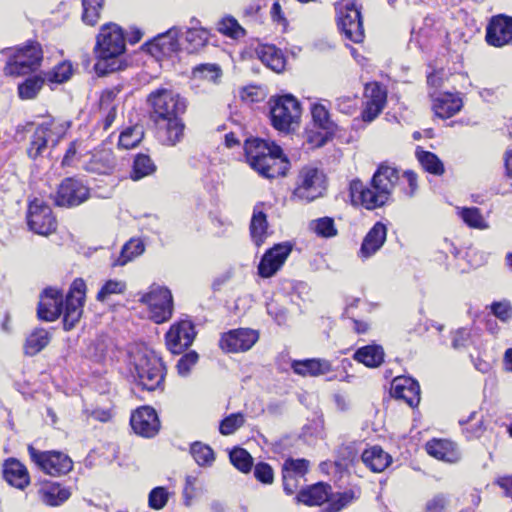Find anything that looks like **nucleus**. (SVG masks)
<instances>
[{"label":"nucleus","mask_w":512,"mask_h":512,"mask_svg":"<svg viewBox=\"0 0 512 512\" xmlns=\"http://www.w3.org/2000/svg\"><path fill=\"white\" fill-rule=\"evenodd\" d=\"M151 119L158 127V135L164 145L174 146L184 136L185 125L180 118L186 103L178 94L167 88H158L147 97Z\"/></svg>","instance_id":"f257e3e1"},{"label":"nucleus","mask_w":512,"mask_h":512,"mask_svg":"<svg viewBox=\"0 0 512 512\" xmlns=\"http://www.w3.org/2000/svg\"><path fill=\"white\" fill-rule=\"evenodd\" d=\"M85 298L86 284L81 278L72 282L65 300L59 290L46 288L40 296L38 317L44 321H54L63 314V327L69 331L82 317Z\"/></svg>","instance_id":"f03ea898"},{"label":"nucleus","mask_w":512,"mask_h":512,"mask_svg":"<svg viewBox=\"0 0 512 512\" xmlns=\"http://www.w3.org/2000/svg\"><path fill=\"white\" fill-rule=\"evenodd\" d=\"M400 181L399 171L392 166L381 164L374 173L370 186H365L359 179L350 183L352 200L359 202L368 210L387 204Z\"/></svg>","instance_id":"7ed1b4c3"},{"label":"nucleus","mask_w":512,"mask_h":512,"mask_svg":"<svg viewBox=\"0 0 512 512\" xmlns=\"http://www.w3.org/2000/svg\"><path fill=\"white\" fill-rule=\"evenodd\" d=\"M245 156L250 167L262 177L273 179L285 176L290 162L280 146L260 138L246 139Z\"/></svg>","instance_id":"20e7f679"},{"label":"nucleus","mask_w":512,"mask_h":512,"mask_svg":"<svg viewBox=\"0 0 512 512\" xmlns=\"http://www.w3.org/2000/svg\"><path fill=\"white\" fill-rule=\"evenodd\" d=\"M125 51V38L122 29L116 24L102 26L97 37V62L94 69L97 74L105 75L121 68L119 56Z\"/></svg>","instance_id":"39448f33"},{"label":"nucleus","mask_w":512,"mask_h":512,"mask_svg":"<svg viewBox=\"0 0 512 512\" xmlns=\"http://www.w3.org/2000/svg\"><path fill=\"white\" fill-rule=\"evenodd\" d=\"M133 377L143 389L154 391L164 381V366L153 351L140 349L133 356Z\"/></svg>","instance_id":"423d86ee"},{"label":"nucleus","mask_w":512,"mask_h":512,"mask_svg":"<svg viewBox=\"0 0 512 512\" xmlns=\"http://www.w3.org/2000/svg\"><path fill=\"white\" fill-rule=\"evenodd\" d=\"M8 57L4 73L10 76H22L36 70L43 55L38 43L31 42L19 48H7L1 51Z\"/></svg>","instance_id":"0eeeda50"},{"label":"nucleus","mask_w":512,"mask_h":512,"mask_svg":"<svg viewBox=\"0 0 512 512\" xmlns=\"http://www.w3.org/2000/svg\"><path fill=\"white\" fill-rule=\"evenodd\" d=\"M337 22L344 36L354 42L360 43L364 39L360 7L355 0H340L335 3Z\"/></svg>","instance_id":"6e6552de"},{"label":"nucleus","mask_w":512,"mask_h":512,"mask_svg":"<svg viewBox=\"0 0 512 512\" xmlns=\"http://www.w3.org/2000/svg\"><path fill=\"white\" fill-rule=\"evenodd\" d=\"M139 301L148 307L149 318L160 324L168 321L173 313V298L171 291L162 286H151Z\"/></svg>","instance_id":"1a4fd4ad"},{"label":"nucleus","mask_w":512,"mask_h":512,"mask_svg":"<svg viewBox=\"0 0 512 512\" xmlns=\"http://www.w3.org/2000/svg\"><path fill=\"white\" fill-rule=\"evenodd\" d=\"M271 121L274 128L282 132H288L293 123H297L301 115V107L298 100L290 95H283L271 100Z\"/></svg>","instance_id":"9d476101"},{"label":"nucleus","mask_w":512,"mask_h":512,"mask_svg":"<svg viewBox=\"0 0 512 512\" xmlns=\"http://www.w3.org/2000/svg\"><path fill=\"white\" fill-rule=\"evenodd\" d=\"M65 135V128L62 124L54 121L44 122L37 126L31 136L27 154L30 158L36 159L41 156L48 147L56 146Z\"/></svg>","instance_id":"9b49d317"},{"label":"nucleus","mask_w":512,"mask_h":512,"mask_svg":"<svg viewBox=\"0 0 512 512\" xmlns=\"http://www.w3.org/2000/svg\"><path fill=\"white\" fill-rule=\"evenodd\" d=\"M28 452L37 467L48 475L61 476L73 468L71 458L60 451H39L30 445Z\"/></svg>","instance_id":"f8f14e48"},{"label":"nucleus","mask_w":512,"mask_h":512,"mask_svg":"<svg viewBox=\"0 0 512 512\" xmlns=\"http://www.w3.org/2000/svg\"><path fill=\"white\" fill-rule=\"evenodd\" d=\"M325 191L324 175L317 168L304 167L299 174L294 196L307 202L323 195Z\"/></svg>","instance_id":"ddd939ff"},{"label":"nucleus","mask_w":512,"mask_h":512,"mask_svg":"<svg viewBox=\"0 0 512 512\" xmlns=\"http://www.w3.org/2000/svg\"><path fill=\"white\" fill-rule=\"evenodd\" d=\"M27 221L30 229L40 235H48L56 229V219L50 206L38 198L29 203Z\"/></svg>","instance_id":"4468645a"},{"label":"nucleus","mask_w":512,"mask_h":512,"mask_svg":"<svg viewBox=\"0 0 512 512\" xmlns=\"http://www.w3.org/2000/svg\"><path fill=\"white\" fill-rule=\"evenodd\" d=\"M89 197V189L75 178L64 179L54 197L55 204L62 207L78 206Z\"/></svg>","instance_id":"2eb2a0df"},{"label":"nucleus","mask_w":512,"mask_h":512,"mask_svg":"<svg viewBox=\"0 0 512 512\" xmlns=\"http://www.w3.org/2000/svg\"><path fill=\"white\" fill-rule=\"evenodd\" d=\"M195 335L193 323L182 320L170 327L166 333V344L172 353L179 354L193 343Z\"/></svg>","instance_id":"dca6fc26"},{"label":"nucleus","mask_w":512,"mask_h":512,"mask_svg":"<svg viewBox=\"0 0 512 512\" xmlns=\"http://www.w3.org/2000/svg\"><path fill=\"white\" fill-rule=\"evenodd\" d=\"M486 41L494 47L512 43V17L504 14L493 16L486 28Z\"/></svg>","instance_id":"f3484780"},{"label":"nucleus","mask_w":512,"mask_h":512,"mask_svg":"<svg viewBox=\"0 0 512 512\" xmlns=\"http://www.w3.org/2000/svg\"><path fill=\"white\" fill-rule=\"evenodd\" d=\"M130 424L133 431L143 437H154L160 428L156 411L149 406L138 408L131 415Z\"/></svg>","instance_id":"a211bd4d"},{"label":"nucleus","mask_w":512,"mask_h":512,"mask_svg":"<svg viewBox=\"0 0 512 512\" xmlns=\"http://www.w3.org/2000/svg\"><path fill=\"white\" fill-rule=\"evenodd\" d=\"M258 340V334L252 329H236L224 333L219 345L226 352L236 353L249 350Z\"/></svg>","instance_id":"6ab92c4d"},{"label":"nucleus","mask_w":512,"mask_h":512,"mask_svg":"<svg viewBox=\"0 0 512 512\" xmlns=\"http://www.w3.org/2000/svg\"><path fill=\"white\" fill-rule=\"evenodd\" d=\"M291 250L292 246L286 242L276 244L266 251L258 265L259 275L264 278L273 276L284 264Z\"/></svg>","instance_id":"aec40b11"},{"label":"nucleus","mask_w":512,"mask_h":512,"mask_svg":"<svg viewBox=\"0 0 512 512\" xmlns=\"http://www.w3.org/2000/svg\"><path fill=\"white\" fill-rule=\"evenodd\" d=\"M309 461L306 459L288 458L282 466L283 489L286 494H293L308 472Z\"/></svg>","instance_id":"412c9836"},{"label":"nucleus","mask_w":512,"mask_h":512,"mask_svg":"<svg viewBox=\"0 0 512 512\" xmlns=\"http://www.w3.org/2000/svg\"><path fill=\"white\" fill-rule=\"evenodd\" d=\"M180 30L173 27L165 33L159 34L152 41L145 44L146 50L152 56L159 58L161 56H171L180 49L179 37Z\"/></svg>","instance_id":"4be33fe9"},{"label":"nucleus","mask_w":512,"mask_h":512,"mask_svg":"<svg viewBox=\"0 0 512 512\" xmlns=\"http://www.w3.org/2000/svg\"><path fill=\"white\" fill-rule=\"evenodd\" d=\"M120 91L119 87H113L101 93L99 110L104 130H108L112 126L121 108L122 100L119 97Z\"/></svg>","instance_id":"5701e85b"},{"label":"nucleus","mask_w":512,"mask_h":512,"mask_svg":"<svg viewBox=\"0 0 512 512\" xmlns=\"http://www.w3.org/2000/svg\"><path fill=\"white\" fill-rule=\"evenodd\" d=\"M311 115L314 124L322 129L325 133L324 135H317L315 140L310 137V142L315 143L317 147H321L325 145L327 141L332 137L337 129V126L330 119L328 109L322 104L314 103L311 106Z\"/></svg>","instance_id":"b1692460"},{"label":"nucleus","mask_w":512,"mask_h":512,"mask_svg":"<svg viewBox=\"0 0 512 512\" xmlns=\"http://www.w3.org/2000/svg\"><path fill=\"white\" fill-rule=\"evenodd\" d=\"M392 396L405 401L410 407H415L420 402V386L410 377H396L392 381Z\"/></svg>","instance_id":"393cba45"},{"label":"nucleus","mask_w":512,"mask_h":512,"mask_svg":"<svg viewBox=\"0 0 512 512\" xmlns=\"http://www.w3.org/2000/svg\"><path fill=\"white\" fill-rule=\"evenodd\" d=\"M430 96L433 98L432 107L435 114L443 119L454 116L463 106L462 98L458 93H441L438 96L430 93Z\"/></svg>","instance_id":"a878e982"},{"label":"nucleus","mask_w":512,"mask_h":512,"mask_svg":"<svg viewBox=\"0 0 512 512\" xmlns=\"http://www.w3.org/2000/svg\"><path fill=\"white\" fill-rule=\"evenodd\" d=\"M116 167V158L110 149H99L91 154L89 161L84 165V169L91 173L100 175L111 174Z\"/></svg>","instance_id":"bb28decb"},{"label":"nucleus","mask_w":512,"mask_h":512,"mask_svg":"<svg viewBox=\"0 0 512 512\" xmlns=\"http://www.w3.org/2000/svg\"><path fill=\"white\" fill-rule=\"evenodd\" d=\"M387 228L382 222H376L363 239L360 255L368 258L375 254L385 243Z\"/></svg>","instance_id":"cd10ccee"},{"label":"nucleus","mask_w":512,"mask_h":512,"mask_svg":"<svg viewBox=\"0 0 512 512\" xmlns=\"http://www.w3.org/2000/svg\"><path fill=\"white\" fill-rule=\"evenodd\" d=\"M291 368L298 375L311 377L325 375L332 370L331 363L325 359L294 360Z\"/></svg>","instance_id":"c85d7f7f"},{"label":"nucleus","mask_w":512,"mask_h":512,"mask_svg":"<svg viewBox=\"0 0 512 512\" xmlns=\"http://www.w3.org/2000/svg\"><path fill=\"white\" fill-rule=\"evenodd\" d=\"M426 451L434 458L450 463L460 458L456 445L449 440L433 439L427 442Z\"/></svg>","instance_id":"c756f323"},{"label":"nucleus","mask_w":512,"mask_h":512,"mask_svg":"<svg viewBox=\"0 0 512 512\" xmlns=\"http://www.w3.org/2000/svg\"><path fill=\"white\" fill-rule=\"evenodd\" d=\"M5 480L18 489H24L30 482L25 466L16 459H8L4 464Z\"/></svg>","instance_id":"7c9ffc66"},{"label":"nucleus","mask_w":512,"mask_h":512,"mask_svg":"<svg viewBox=\"0 0 512 512\" xmlns=\"http://www.w3.org/2000/svg\"><path fill=\"white\" fill-rule=\"evenodd\" d=\"M331 495V487L328 484L319 482L307 489H302L296 496L298 502L306 505L314 506L321 505L328 501Z\"/></svg>","instance_id":"2f4dec72"},{"label":"nucleus","mask_w":512,"mask_h":512,"mask_svg":"<svg viewBox=\"0 0 512 512\" xmlns=\"http://www.w3.org/2000/svg\"><path fill=\"white\" fill-rule=\"evenodd\" d=\"M361 459L373 472L384 471L392 461V457L380 446H372L364 450Z\"/></svg>","instance_id":"473e14b6"},{"label":"nucleus","mask_w":512,"mask_h":512,"mask_svg":"<svg viewBox=\"0 0 512 512\" xmlns=\"http://www.w3.org/2000/svg\"><path fill=\"white\" fill-rule=\"evenodd\" d=\"M261 62L275 72L283 71L285 58L281 50L273 45H264L258 51Z\"/></svg>","instance_id":"72a5a7b5"},{"label":"nucleus","mask_w":512,"mask_h":512,"mask_svg":"<svg viewBox=\"0 0 512 512\" xmlns=\"http://www.w3.org/2000/svg\"><path fill=\"white\" fill-rule=\"evenodd\" d=\"M267 229L268 222L266 214L259 210L258 207H255L250 222V234L256 246H260L264 243L268 236Z\"/></svg>","instance_id":"f704fd0d"},{"label":"nucleus","mask_w":512,"mask_h":512,"mask_svg":"<svg viewBox=\"0 0 512 512\" xmlns=\"http://www.w3.org/2000/svg\"><path fill=\"white\" fill-rule=\"evenodd\" d=\"M354 359L367 367H378L384 361V351L381 346L367 345L355 352Z\"/></svg>","instance_id":"c9c22d12"},{"label":"nucleus","mask_w":512,"mask_h":512,"mask_svg":"<svg viewBox=\"0 0 512 512\" xmlns=\"http://www.w3.org/2000/svg\"><path fill=\"white\" fill-rule=\"evenodd\" d=\"M144 251V242L139 238H131L122 247L120 255L113 262V266H124L136 257L142 255Z\"/></svg>","instance_id":"e433bc0d"},{"label":"nucleus","mask_w":512,"mask_h":512,"mask_svg":"<svg viewBox=\"0 0 512 512\" xmlns=\"http://www.w3.org/2000/svg\"><path fill=\"white\" fill-rule=\"evenodd\" d=\"M71 493L58 483H52L41 489L42 501L49 506H58L69 499Z\"/></svg>","instance_id":"4c0bfd02"},{"label":"nucleus","mask_w":512,"mask_h":512,"mask_svg":"<svg viewBox=\"0 0 512 512\" xmlns=\"http://www.w3.org/2000/svg\"><path fill=\"white\" fill-rule=\"evenodd\" d=\"M50 341V335L45 329H36L32 332L25 343V353L27 355H35L45 348Z\"/></svg>","instance_id":"58836bf2"},{"label":"nucleus","mask_w":512,"mask_h":512,"mask_svg":"<svg viewBox=\"0 0 512 512\" xmlns=\"http://www.w3.org/2000/svg\"><path fill=\"white\" fill-rule=\"evenodd\" d=\"M144 131L140 125L125 128L118 137V146L123 149L136 147L143 139Z\"/></svg>","instance_id":"ea45409f"},{"label":"nucleus","mask_w":512,"mask_h":512,"mask_svg":"<svg viewBox=\"0 0 512 512\" xmlns=\"http://www.w3.org/2000/svg\"><path fill=\"white\" fill-rule=\"evenodd\" d=\"M190 453L195 462L202 467L211 466L215 461V454L212 448L202 442L191 444Z\"/></svg>","instance_id":"a19ab883"},{"label":"nucleus","mask_w":512,"mask_h":512,"mask_svg":"<svg viewBox=\"0 0 512 512\" xmlns=\"http://www.w3.org/2000/svg\"><path fill=\"white\" fill-rule=\"evenodd\" d=\"M45 81V77L41 75H34L27 78L24 82L18 85L19 97L21 99H33L36 97Z\"/></svg>","instance_id":"79ce46f5"},{"label":"nucleus","mask_w":512,"mask_h":512,"mask_svg":"<svg viewBox=\"0 0 512 512\" xmlns=\"http://www.w3.org/2000/svg\"><path fill=\"white\" fill-rule=\"evenodd\" d=\"M156 170V166L148 155L138 154L133 163L131 178L139 180L146 177Z\"/></svg>","instance_id":"37998d69"},{"label":"nucleus","mask_w":512,"mask_h":512,"mask_svg":"<svg viewBox=\"0 0 512 512\" xmlns=\"http://www.w3.org/2000/svg\"><path fill=\"white\" fill-rule=\"evenodd\" d=\"M417 158L425 171L434 175H442L444 173V165L434 153L417 151Z\"/></svg>","instance_id":"c03bdc74"},{"label":"nucleus","mask_w":512,"mask_h":512,"mask_svg":"<svg viewBox=\"0 0 512 512\" xmlns=\"http://www.w3.org/2000/svg\"><path fill=\"white\" fill-rule=\"evenodd\" d=\"M229 457L231 463L243 473H248L253 466V458L244 448H234Z\"/></svg>","instance_id":"a18cd8bd"},{"label":"nucleus","mask_w":512,"mask_h":512,"mask_svg":"<svg viewBox=\"0 0 512 512\" xmlns=\"http://www.w3.org/2000/svg\"><path fill=\"white\" fill-rule=\"evenodd\" d=\"M104 0H83V21L91 26H94L100 17V10L102 9Z\"/></svg>","instance_id":"49530a36"},{"label":"nucleus","mask_w":512,"mask_h":512,"mask_svg":"<svg viewBox=\"0 0 512 512\" xmlns=\"http://www.w3.org/2000/svg\"><path fill=\"white\" fill-rule=\"evenodd\" d=\"M459 216L469 227L477 229H486L488 227L480 210L476 207L462 208L459 211Z\"/></svg>","instance_id":"de8ad7c7"},{"label":"nucleus","mask_w":512,"mask_h":512,"mask_svg":"<svg viewBox=\"0 0 512 512\" xmlns=\"http://www.w3.org/2000/svg\"><path fill=\"white\" fill-rule=\"evenodd\" d=\"M72 75V65L68 62H62L55 66L51 71L44 74L46 81L61 84L70 79Z\"/></svg>","instance_id":"09e8293b"},{"label":"nucleus","mask_w":512,"mask_h":512,"mask_svg":"<svg viewBox=\"0 0 512 512\" xmlns=\"http://www.w3.org/2000/svg\"><path fill=\"white\" fill-rule=\"evenodd\" d=\"M245 417L242 413H233L225 417L219 425V431L222 435H231L244 425Z\"/></svg>","instance_id":"8fccbe9b"},{"label":"nucleus","mask_w":512,"mask_h":512,"mask_svg":"<svg viewBox=\"0 0 512 512\" xmlns=\"http://www.w3.org/2000/svg\"><path fill=\"white\" fill-rule=\"evenodd\" d=\"M186 41L189 43L190 52L197 51L200 47H203L208 41V32L205 29L191 28L186 32Z\"/></svg>","instance_id":"3c124183"},{"label":"nucleus","mask_w":512,"mask_h":512,"mask_svg":"<svg viewBox=\"0 0 512 512\" xmlns=\"http://www.w3.org/2000/svg\"><path fill=\"white\" fill-rule=\"evenodd\" d=\"M193 75L196 78L215 82L221 75V69L217 64H200L193 69Z\"/></svg>","instance_id":"603ef678"},{"label":"nucleus","mask_w":512,"mask_h":512,"mask_svg":"<svg viewBox=\"0 0 512 512\" xmlns=\"http://www.w3.org/2000/svg\"><path fill=\"white\" fill-rule=\"evenodd\" d=\"M126 289V284L123 281L108 280L97 293L96 299L104 302L113 294H122Z\"/></svg>","instance_id":"864d4df0"},{"label":"nucleus","mask_w":512,"mask_h":512,"mask_svg":"<svg viewBox=\"0 0 512 512\" xmlns=\"http://www.w3.org/2000/svg\"><path fill=\"white\" fill-rule=\"evenodd\" d=\"M311 229L319 236L332 237L337 234L334 220L329 217L319 218L311 223Z\"/></svg>","instance_id":"5fc2aeb1"},{"label":"nucleus","mask_w":512,"mask_h":512,"mask_svg":"<svg viewBox=\"0 0 512 512\" xmlns=\"http://www.w3.org/2000/svg\"><path fill=\"white\" fill-rule=\"evenodd\" d=\"M367 101L385 107L387 93L378 83H370L365 87Z\"/></svg>","instance_id":"6e6d98bb"},{"label":"nucleus","mask_w":512,"mask_h":512,"mask_svg":"<svg viewBox=\"0 0 512 512\" xmlns=\"http://www.w3.org/2000/svg\"><path fill=\"white\" fill-rule=\"evenodd\" d=\"M218 30L221 33H223V34H225L227 36L233 37V38H238V37L243 36L245 34L244 29L232 17L224 18L219 23Z\"/></svg>","instance_id":"4d7b16f0"},{"label":"nucleus","mask_w":512,"mask_h":512,"mask_svg":"<svg viewBox=\"0 0 512 512\" xmlns=\"http://www.w3.org/2000/svg\"><path fill=\"white\" fill-rule=\"evenodd\" d=\"M169 493L164 487H155L151 490L148 497L149 506L152 509H162L168 501Z\"/></svg>","instance_id":"13d9d810"},{"label":"nucleus","mask_w":512,"mask_h":512,"mask_svg":"<svg viewBox=\"0 0 512 512\" xmlns=\"http://www.w3.org/2000/svg\"><path fill=\"white\" fill-rule=\"evenodd\" d=\"M198 358V354L195 351H190L183 355L176 365L178 374L183 377L188 376L191 369L196 365Z\"/></svg>","instance_id":"bf43d9fd"},{"label":"nucleus","mask_w":512,"mask_h":512,"mask_svg":"<svg viewBox=\"0 0 512 512\" xmlns=\"http://www.w3.org/2000/svg\"><path fill=\"white\" fill-rule=\"evenodd\" d=\"M449 504V498L439 493L426 502L424 512H447Z\"/></svg>","instance_id":"052dcab7"},{"label":"nucleus","mask_w":512,"mask_h":512,"mask_svg":"<svg viewBox=\"0 0 512 512\" xmlns=\"http://www.w3.org/2000/svg\"><path fill=\"white\" fill-rule=\"evenodd\" d=\"M254 477L263 484H272L274 471L269 464L259 462L254 466Z\"/></svg>","instance_id":"680f3d73"},{"label":"nucleus","mask_w":512,"mask_h":512,"mask_svg":"<svg viewBox=\"0 0 512 512\" xmlns=\"http://www.w3.org/2000/svg\"><path fill=\"white\" fill-rule=\"evenodd\" d=\"M471 333L467 328H459L452 333V347L460 350L467 347L470 342Z\"/></svg>","instance_id":"e2e57ef3"},{"label":"nucleus","mask_w":512,"mask_h":512,"mask_svg":"<svg viewBox=\"0 0 512 512\" xmlns=\"http://www.w3.org/2000/svg\"><path fill=\"white\" fill-rule=\"evenodd\" d=\"M355 496L353 491H345L343 493H337L335 495H330L328 501L331 502L335 510L338 512L350 504L354 500Z\"/></svg>","instance_id":"0e129e2a"},{"label":"nucleus","mask_w":512,"mask_h":512,"mask_svg":"<svg viewBox=\"0 0 512 512\" xmlns=\"http://www.w3.org/2000/svg\"><path fill=\"white\" fill-rule=\"evenodd\" d=\"M493 314L501 321H507L512 316V307L509 302H494L491 305Z\"/></svg>","instance_id":"69168bd1"},{"label":"nucleus","mask_w":512,"mask_h":512,"mask_svg":"<svg viewBox=\"0 0 512 512\" xmlns=\"http://www.w3.org/2000/svg\"><path fill=\"white\" fill-rule=\"evenodd\" d=\"M336 108L344 114L350 115L356 108V100L350 96H342L336 99Z\"/></svg>","instance_id":"338daca9"},{"label":"nucleus","mask_w":512,"mask_h":512,"mask_svg":"<svg viewBox=\"0 0 512 512\" xmlns=\"http://www.w3.org/2000/svg\"><path fill=\"white\" fill-rule=\"evenodd\" d=\"M383 108V106L366 101V106L362 112V119L365 122L373 121L381 113Z\"/></svg>","instance_id":"774afa93"}]
</instances>
